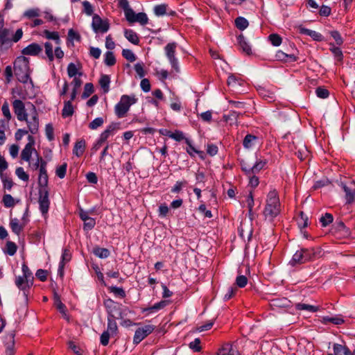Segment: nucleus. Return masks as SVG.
Here are the masks:
<instances>
[{
  "label": "nucleus",
  "instance_id": "nucleus-1",
  "mask_svg": "<svg viewBox=\"0 0 355 355\" xmlns=\"http://www.w3.org/2000/svg\"><path fill=\"white\" fill-rule=\"evenodd\" d=\"M322 249L320 247L311 248H301L293 254L290 263L295 266L306 262L313 261L322 256Z\"/></svg>",
  "mask_w": 355,
  "mask_h": 355
},
{
  "label": "nucleus",
  "instance_id": "nucleus-2",
  "mask_svg": "<svg viewBox=\"0 0 355 355\" xmlns=\"http://www.w3.org/2000/svg\"><path fill=\"white\" fill-rule=\"evenodd\" d=\"M280 213V202L276 190L270 191L267 196L266 205L263 210L266 220L272 222Z\"/></svg>",
  "mask_w": 355,
  "mask_h": 355
},
{
  "label": "nucleus",
  "instance_id": "nucleus-3",
  "mask_svg": "<svg viewBox=\"0 0 355 355\" xmlns=\"http://www.w3.org/2000/svg\"><path fill=\"white\" fill-rule=\"evenodd\" d=\"M22 276H18L15 278V285L23 292L26 299L28 298L29 291L33 285L34 277L28 266L24 263L21 266Z\"/></svg>",
  "mask_w": 355,
  "mask_h": 355
},
{
  "label": "nucleus",
  "instance_id": "nucleus-4",
  "mask_svg": "<svg viewBox=\"0 0 355 355\" xmlns=\"http://www.w3.org/2000/svg\"><path fill=\"white\" fill-rule=\"evenodd\" d=\"M29 59L25 56H19L14 62V73L20 83H26L30 78Z\"/></svg>",
  "mask_w": 355,
  "mask_h": 355
},
{
  "label": "nucleus",
  "instance_id": "nucleus-5",
  "mask_svg": "<svg viewBox=\"0 0 355 355\" xmlns=\"http://www.w3.org/2000/svg\"><path fill=\"white\" fill-rule=\"evenodd\" d=\"M137 98L135 95H122L119 102L114 107V112L118 118L124 117L132 105L136 103Z\"/></svg>",
  "mask_w": 355,
  "mask_h": 355
},
{
  "label": "nucleus",
  "instance_id": "nucleus-6",
  "mask_svg": "<svg viewBox=\"0 0 355 355\" xmlns=\"http://www.w3.org/2000/svg\"><path fill=\"white\" fill-rule=\"evenodd\" d=\"M178 43L171 42L168 43L164 47V52L166 58H168L172 69L176 72L179 73L180 69L178 58L175 57L176 49Z\"/></svg>",
  "mask_w": 355,
  "mask_h": 355
},
{
  "label": "nucleus",
  "instance_id": "nucleus-7",
  "mask_svg": "<svg viewBox=\"0 0 355 355\" xmlns=\"http://www.w3.org/2000/svg\"><path fill=\"white\" fill-rule=\"evenodd\" d=\"M103 305L107 313V318L116 317L115 314L119 315L118 318H123L120 303L114 301L111 298H107L103 300Z\"/></svg>",
  "mask_w": 355,
  "mask_h": 355
},
{
  "label": "nucleus",
  "instance_id": "nucleus-8",
  "mask_svg": "<svg viewBox=\"0 0 355 355\" xmlns=\"http://www.w3.org/2000/svg\"><path fill=\"white\" fill-rule=\"evenodd\" d=\"M38 193L40 210L42 215H44L47 214L50 205L49 189H39Z\"/></svg>",
  "mask_w": 355,
  "mask_h": 355
},
{
  "label": "nucleus",
  "instance_id": "nucleus-9",
  "mask_svg": "<svg viewBox=\"0 0 355 355\" xmlns=\"http://www.w3.org/2000/svg\"><path fill=\"white\" fill-rule=\"evenodd\" d=\"M92 27L95 33H106L110 28V24L107 20H103L97 14L92 17Z\"/></svg>",
  "mask_w": 355,
  "mask_h": 355
},
{
  "label": "nucleus",
  "instance_id": "nucleus-10",
  "mask_svg": "<svg viewBox=\"0 0 355 355\" xmlns=\"http://www.w3.org/2000/svg\"><path fill=\"white\" fill-rule=\"evenodd\" d=\"M154 329L155 327L150 324H147L143 327L138 328L135 332L133 337V344L138 345L145 338L150 335L154 331Z\"/></svg>",
  "mask_w": 355,
  "mask_h": 355
},
{
  "label": "nucleus",
  "instance_id": "nucleus-11",
  "mask_svg": "<svg viewBox=\"0 0 355 355\" xmlns=\"http://www.w3.org/2000/svg\"><path fill=\"white\" fill-rule=\"evenodd\" d=\"M13 110L17 118L20 121H27L28 114L26 112L25 105L22 101L16 99L12 103Z\"/></svg>",
  "mask_w": 355,
  "mask_h": 355
},
{
  "label": "nucleus",
  "instance_id": "nucleus-12",
  "mask_svg": "<svg viewBox=\"0 0 355 355\" xmlns=\"http://www.w3.org/2000/svg\"><path fill=\"white\" fill-rule=\"evenodd\" d=\"M28 142L26 144L24 148L22 150L21 153V159L29 162L31 158V155L35 148L33 146L35 144V139L33 136L28 135Z\"/></svg>",
  "mask_w": 355,
  "mask_h": 355
},
{
  "label": "nucleus",
  "instance_id": "nucleus-13",
  "mask_svg": "<svg viewBox=\"0 0 355 355\" xmlns=\"http://www.w3.org/2000/svg\"><path fill=\"white\" fill-rule=\"evenodd\" d=\"M333 351V354L329 353L327 355H355V349L351 351L347 345L338 343H334Z\"/></svg>",
  "mask_w": 355,
  "mask_h": 355
},
{
  "label": "nucleus",
  "instance_id": "nucleus-14",
  "mask_svg": "<svg viewBox=\"0 0 355 355\" xmlns=\"http://www.w3.org/2000/svg\"><path fill=\"white\" fill-rule=\"evenodd\" d=\"M42 51V47L37 43H31L22 49L21 53L25 55L37 56Z\"/></svg>",
  "mask_w": 355,
  "mask_h": 355
},
{
  "label": "nucleus",
  "instance_id": "nucleus-15",
  "mask_svg": "<svg viewBox=\"0 0 355 355\" xmlns=\"http://www.w3.org/2000/svg\"><path fill=\"white\" fill-rule=\"evenodd\" d=\"M32 106H33V109L34 110V114H33V116L32 117L31 121H28L27 119L26 123H27V125H28V131L31 132V134L35 135L38 131L39 119H38V115H37L35 107L33 105H32Z\"/></svg>",
  "mask_w": 355,
  "mask_h": 355
},
{
  "label": "nucleus",
  "instance_id": "nucleus-16",
  "mask_svg": "<svg viewBox=\"0 0 355 355\" xmlns=\"http://www.w3.org/2000/svg\"><path fill=\"white\" fill-rule=\"evenodd\" d=\"M53 300L57 309L60 311V313L66 320H69L67 307L65 304L62 302L60 296L55 291H54L53 292Z\"/></svg>",
  "mask_w": 355,
  "mask_h": 355
},
{
  "label": "nucleus",
  "instance_id": "nucleus-17",
  "mask_svg": "<svg viewBox=\"0 0 355 355\" xmlns=\"http://www.w3.org/2000/svg\"><path fill=\"white\" fill-rule=\"evenodd\" d=\"M26 225V222H21L20 223L17 218H10V227L12 232L17 236L20 235Z\"/></svg>",
  "mask_w": 355,
  "mask_h": 355
},
{
  "label": "nucleus",
  "instance_id": "nucleus-18",
  "mask_svg": "<svg viewBox=\"0 0 355 355\" xmlns=\"http://www.w3.org/2000/svg\"><path fill=\"white\" fill-rule=\"evenodd\" d=\"M298 29H299V33L300 34L310 36L315 41L321 42L324 39L323 36L320 33H318L315 31L308 29L302 26H300Z\"/></svg>",
  "mask_w": 355,
  "mask_h": 355
},
{
  "label": "nucleus",
  "instance_id": "nucleus-19",
  "mask_svg": "<svg viewBox=\"0 0 355 355\" xmlns=\"http://www.w3.org/2000/svg\"><path fill=\"white\" fill-rule=\"evenodd\" d=\"M15 334L14 331L8 334L6 336V339L8 340L5 343L6 346V355H14L15 353Z\"/></svg>",
  "mask_w": 355,
  "mask_h": 355
},
{
  "label": "nucleus",
  "instance_id": "nucleus-20",
  "mask_svg": "<svg viewBox=\"0 0 355 355\" xmlns=\"http://www.w3.org/2000/svg\"><path fill=\"white\" fill-rule=\"evenodd\" d=\"M275 58L277 60L284 62H292L297 60L298 58L294 54H288L279 50L276 53Z\"/></svg>",
  "mask_w": 355,
  "mask_h": 355
},
{
  "label": "nucleus",
  "instance_id": "nucleus-21",
  "mask_svg": "<svg viewBox=\"0 0 355 355\" xmlns=\"http://www.w3.org/2000/svg\"><path fill=\"white\" fill-rule=\"evenodd\" d=\"M259 137L252 134H247L243 140V146L246 149L253 148L259 142Z\"/></svg>",
  "mask_w": 355,
  "mask_h": 355
},
{
  "label": "nucleus",
  "instance_id": "nucleus-22",
  "mask_svg": "<svg viewBox=\"0 0 355 355\" xmlns=\"http://www.w3.org/2000/svg\"><path fill=\"white\" fill-rule=\"evenodd\" d=\"M86 148V142L84 139H80L74 144L73 148V154L76 156L80 157H81L83 153L85 151Z\"/></svg>",
  "mask_w": 355,
  "mask_h": 355
},
{
  "label": "nucleus",
  "instance_id": "nucleus-23",
  "mask_svg": "<svg viewBox=\"0 0 355 355\" xmlns=\"http://www.w3.org/2000/svg\"><path fill=\"white\" fill-rule=\"evenodd\" d=\"M259 94L265 100L272 102L275 100V95L273 92L266 89L265 87H259L257 89Z\"/></svg>",
  "mask_w": 355,
  "mask_h": 355
},
{
  "label": "nucleus",
  "instance_id": "nucleus-24",
  "mask_svg": "<svg viewBox=\"0 0 355 355\" xmlns=\"http://www.w3.org/2000/svg\"><path fill=\"white\" fill-rule=\"evenodd\" d=\"M238 43L242 49L243 52L245 54L250 55L252 54V49L250 46L248 44V42L245 41V37L243 34H240L237 37Z\"/></svg>",
  "mask_w": 355,
  "mask_h": 355
},
{
  "label": "nucleus",
  "instance_id": "nucleus-25",
  "mask_svg": "<svg viewBox=\"0 0 355 355\" xmlns=\"http://www.w3.org/2000/svg\"><path fill=\"white\" fill-rule=\"evenodd\" d=\"M124 36L132 44L135 45H138L139 44V36L133 30L125 29Z\"/></svg>",
  "mask_w": 355,
  "mask_h": 355
},
{
  "label": "nucleus",
  "instance_id": "nucleus-26",
  "mask_svg": "<svg viewBox=\"0 0 355 355\" xmlns=\"http://www.w3.org/2000/svg\"><path fill=\"white\" fill-rule=\"evenodd\" d=\"M342 187L345 193V200L347 204H352L355 201V189H349L346 184H342Z\"/></svg>",
  "mask_w": 355,
  "mask_h": 355
},
{
  "label": "nucleus",
  "instance_id": "nucleus-27",
  "mask_svg": "<svg viewBox=\"0 0 355 355\" xmlns=\"http://www.w3.org/2000/svg\"><path fill=\"white\" fill-rule=\"evenodd\" d=\"M117 317L107 318V329L112 336H116L118 334V326L116 322Z\"/></svg>",
  "mask_w": 355,
  "mask_h": 355
},
{
  "label": "nucleus",
  "instance_id": "nucleus-28",
  "mask_svg": "<svg viewBox=\"0 0 355 355\" xmlns=\"http://www.w3.org/2000/svg\"><path fill=\"white\" fill-rule=\"evenodd\" d=\"M295 308L297 311H307L309 312L315 313L320 310V306H313L304 303H297L295 305Z\"/></svg>",
  "mask_w": 355,
  "mask_h": 355
},
{
  "label": "nucleus",
  "instance_id": "nucleus-29",
  "mask_svg": "<svg viewBox=\"0 0 355 355\" xmlns=\"http://www.w3.org/2000/svg\"><path fill=\"white\" fill-rule=\"evenodd\" d=\"M74 113L73 106L71 101H64V107L62 111L63 118L71 116Z\"/></svg>",
  "mask_w": 355,
  "mask_h": 355
},
{
  "label": "nucleus",
  "instance_id": "nucleus-30",
  "mask_svg": "<svg viewBox=\"0 0 355 355\" xmlns=\"http://www.w3.org/2000/svg\"><path fill=\"white\" fill-rule=\"evenodd\" d=\"M10 31L8 28H4L0 31V45L4 46L6 45L10 46L11 40L9 39Z\"/></svg>",
  "mask_w": 355,
  "mask_h": 355
},
{
  "label": "nucleus",
  "instance_id": "nucleus-31",
  "mask_svg": "<svg viewBox=\"0 0 355 355\" xmlns=\"http://www.w3.org/2000/svg\"><path fill=\"white\" fill-rule=\"evenodd\" d=\"M0 178L3 183V189L8 191L11 190L14 185L12 180L9 178L6 173H3V172L0 173Z\"/></svg>",
  "mask_w": 355,
  "mask_h": 355
},
{
  "label": "nucleus",
  "instance_id": "nucleus-32",
  "mask_svg": "<svg viewBox=\"0 0 355 355\" xmlns=\"http://www.w3.org/2000/svg\"><path fill=\"white\" fill-rule=\"evenodd\" d=\"M321 322L324 324H327V323L331 322L336 325H340V324H343L345 320H343V318H340V317L324 316V317L322 318Z\"/></svg>",
  "mask_w": 355,
  "mask_h": 355
},
{
  "label": "nucleus",
  "instance_id": "nucleus-33",
  "mask_svg": "<svg viewBox=\"0 0 355 355\" xmlns=\"http://www.w3.org/2000/svg\"><path fill=\"white\" fill-rule=\"evenodd\" d=\"M99 85L104 93H107L110 90V78L108 75H102L99 80Z\"/></svg>",
  "mask_w": 355,
  "mask_h": 355
},
{
  "label": "nucleus",
  "instance_id": "nucleus-34",
  "mask_svg": "<svg viewBox=\"0 0 355 355\" xmlns=\"http://www.w3.org/2000/svg\"><path fill=\"white\" fill-rule=\"evenodd\" d=\"M93 253L96 257L101 259H105L110 255V252L108 249L105 248L95 247L93 249Z\"/></svg>",
  "mask_w": 355,
  "mask_h": 355
},
{
  "label": "nucleus",
  "instance_id": "nucleus-35",
  "mask_svg": "<svg viewBox=\"0 0 355 355\" xmlns=\"http://www.w3.org/2000/svg\"><path fill=\"white\" fill-rule=\"evenodd\" d=\"M330 45L332 46L330 48V51L333 53L335 60L338 62H342L344 57L342 50L339 47L335 46L334 44L331 43Z\"/></svg>",
  "mask_w": 355,
  "mask_h": 355
},
{
  "label": "nucleus",
  "instance_id": "nucleus-36",
  "mask_svg": "<svg viewBox=\"0 0 355 355\" xmlns=\"http://www.w3.org/2000/svg\"><path fill=\"white\" fill-rule=\"evenodd\" d=\"M166 133L165 135L169 137L170 138L173 139L176 141H180L182 140H184L187 139L182 131L180 130H175V132L168 131L166 130Z\"/></svg>",
  "mask_w": 355,
  "mask_h": 355
},
{
  "label": "nucleus",
  "instance_id": "nucleus-37",
  "mask_svg": "<svg viewBox=\"0 0 355 355\" xmlns=\"http://www.w3.org/2000/svg\"><path fill=\"white\" fill-rule=\"evenodd\" d=\"M266 164L267 161L266 159L256 161L254 164L252 166H251L250 175L259 173L261 170H262L264 168Z\"/></svg>",
  "mask_w": 355,
  "mask_h": 355
},
{
  "label": "nucleus",
  "instance_id": "nucleus-38",
  "mask_svg": "<svg viewBox=\"0 0 355 355\" xmlns=\"http://www.w3.org/2000/svg\"><path fill=\"white\" fill-rule=\"evenodd\" d=\"M73 40L80 42L81 36L78 32L75 31L73 28H71L68 31L67 44L69 45V43H71L73 46Z\"/></svg>",
  "mask_w": 355,
  "mask_h": 355
},
{
  "label": "nucleus",
  "instance_id": "nucleus-39",
  "mask_svg": "<svg viewBox=\"0 0 355 355\" xmlns=\"http://www.w3.org/2000/svg\"><path fill=\"white\" fill-rule=\"evenodd\" d=\"M235 26L240 31H243L249 25L248 21L243 17H238L235 19Z\"/></svg>",
  "mask_w": 355,
  "mask_h": 355
},
{
  "label": "nucleus",
  "instance_id": "nucleus-40",
  "mask_svg": "<svg viewBox=\"0 0 355 355\" xmlns=\"http://www.w3.org/2000/svg\"><path fill=\"white\" fill-rule=\"evenodd\" d=\"M300 218L297 219V223L299 228L302 230V229L306 227L309 225L308 223V216L304 214L303 211L300 212Z\"/></svg>",
  "mask_w": 355,
  "mask_h": 355
},
{
  "label": "nucleus",
  "instance_id": "nucleus-41",
  "mask_svg": "<svg viewBox=\"0 0 355 355\" xmlns=\"http://www.w3.org/2000/svg\"><path fill=\"white\" fill-rule=\"evenodd\" d=\"M17 250V245L15 243L8 241L6 244V249L4 252L8 254L10 256H13Z\"/></svg>",
  "mask_w": 355,
  "mask_h": 355
},
{
  "label": "nucleus",
  "instance_id": "nucleus-42",
  "mask_svg": "<svg viewBox=\"0 0 355 355\" xmlns=\"http://www.w3.org/2000/svg\"><path fill=\"white\" fill-rule=\"evenodd\" d=\"M116 58L112 51H108L105 53V64L108 67L114 66L116 64Z\"/></svg>",
  "mask_w": 355,
  "mask_h": 355
},
{
  "label": "nucleus",
  "instance_id": "nucleus-43",
  "mask_svg": "<svg viewBox=\"0 0 355 355\" xmlns=\"http://www.w3.org/2000/svg\"><path fill=\"white\" fill-rule=\"evenodd\" d=\"M240 115V113L231 110L228 114H225L223 116L224 120L226 122H230L231 124L234 123H236L237 119Z\"/></svg>",
  "mask_w": 355,
  "mask_h": 355
},
{
  "label": "nucleus",
  "instance_id": "nucleus-44",
  "mask_svg": "<svg viewBox=\"0 0 355 355\" xmlns=\"http://www.w3.org/2000/svg\"><path fill=\"white\" fill-rule=\"evenodd\" d=\"M43 35L49 39V40H53L55 41L56 44H60V36L58 32L56 31H49V30H44L43 31Z\"/></svg>",
  "mask_w": 355,
  "mask_h": 355
},
{
  "label": "nucleus",
  "instance_id": "nucleus-45",
  "mask_svg": "<svg viewBox=\"0 0 355 355\" xmlns=\"http://www.w3.org/2000/svg\"><path fill=\"white\" fill-rule=\"evenodd\" d=\"M94 92V85L92 83H87L85 85L84 91L82 94V98L85 99L90 96Z\"/></svg>",
  "mask_w": 355,
  "mask_h": 355
},
{
  "label": "nucleus",
  "instance_id": "nucleus-46",
  "mask_svg": "<svg viewBox=\"0 0 355 355\" xmlns=\"http://www.w3.org/2000/svg\"><path fill=\"white\" fill-rule=\"evenodd\" d=\"M108 290L110 293L121 298H124L126 296L125 291L122 287L112 286L108 288Z\"/></svg>",
  "mask_w": 355,
  "mask_h": 355
},
{
  "label": "nucleus",
  "instance_id": "nucleus-47",
  "mask_svg": "<svg viewBox=\"0 0 355 355\" xmlns=\"http://www.w3.org/2000/svg\"><path fill=\"white\" fill-rule=\"evenodd\" d=\"M247 203H248V215L251 220L253 219V211L252 209L254 207V198L252 192H250L249 195L247 197Z\"/></svg>",
  "mask_w": 355,
  "mask_h": 355
},
{
  "label": "nucleus",
  "instance_id": "nucleus-48",
  "mask_svg": "<svg viewBox=\"0 0 355 355\" xmlns=\"http://www.w3.org/2000/svg\"><path fill=\"white\" fill-rule=\"evenodd\" d=\"M67 73L70 78L76 77V76L77 74H78L79 76H82V74H83L81 72H78V70L76 64L73 62H71L68 64Z\"/></svg>",
  "mask_w": 355,
  "mask_h": 355
},
{
  "label": "nucleus",
  "instance_id": "nucleus-49",
  "mask_svg": "<svg viewBox=\"0 0 355 355\" xmlns=\"http://www.w3.org/2000/svg\"><path fill=\"white\" fill-rule=\"evenodd\" d=\"M67 162H64L61 165L58 166L55 170L56 175L60 179L64 178L67 173Z\"/></svg>",
  "mask_w": 355,
  "mask_h": 355
},
{
  "label": "nucleus",
  "instance_id": "nucleus-50",
  "mask_svg": "<svg viewBox=\"0 0 355 355\" xmlns=\"http://www.w3.org/2000/svg\"><path fill=\"white\" fill-rule=\"evenodd\" d=\"M108 137H107L105 135V133L102 132L100 135V137L98 139V140L96 141V142L94 144V145L92 148V150L94 151H97L102 146V145L106 141V140L107 139Z\"/></svg>",
  "mask_w": 355,
  "mask_h": 355
},
{
  "label": "nucleus",
  "instance_id": "nucleus-51",
  "mask_svg": "<svg viewBox=\"0 0 355 355\" xmlns=\"http://www.w3.org/2000/svg\"><path fill=\"white\" fill-rule=\"evenodd\" d=\"M2 202L3 203L4 207L7 208L15 206V200L10 194H4L2 198Z\"/></svg>",
  "mask_w": 355,
  "mask_h": 355
},
{
  "label": "nucleus",
  "instance_id": "nucleus-52",
  "mask_svg": "<svg viewBox=\"0 0 355 355\" xmlns=\"http://www.w3.org/2000/svg\"><path fill=\"white\" fill-rule=\"evenodd\" d=\"M334 220V217L331 214L326 213L324 215L322 216L320 218V222L322 224V227H327L329 224H331Z\"/></svg>",
  "mask_w": 355,
  "mask_h": 355
},
{
  "label": "nucleus",
  "instance_id": "nucleus-53",
  "mask_svg": "<svg viewBox=\"0 0 355 355\" xmlns=\"http://www.w3.org/2000/svg\"><path fill=\"white\" fill-rule=\"evenodd\" d=\"M135 22H138L142 26L146 25L148 22L147 15L145 12L137 13L134 20V23Z\"/></svg>",
  "mask_w": 355,
  "mask_h": 355
},
{
  "label": "nucleus",
  "instance_id": "nucleus-54",
  "mask_svg": "<svg viewBox=\"0 0 355 355\" xmlns=\"http://www.w3.org/2000/svg\"><path fill=\"white\" fill-rule=\"evenodd\" d=\"M45 53L50 62L53 61L54 54L53 51V45L51 43L46 42L44 44Z\"/></svg>",
  "mask_w": 355,
  "mask_h": 355
},
{
  "label": "nucleus",
  "instance_id": "nucleus-55",
  "mask_svg": "<svg viewBox=\"0 0 355 355\" xmlns=\"http://www.w3.org/2000/svg\"><path fill=\"white\" fill-rule=\"evenodd\" d=\"M270 43L275 46H279L282 42L281 36L277 33H272L268 36Z\"/></svg>",
  "mask_w": 355,
  "mask_h": 355
},
{
  "label": "nucleus",
  "instance_id": "nucleus-56",
  "mask_svg": "<svg viewBox=\"0 0 355 355\" xmlns=\"http://www.w3.org/2000/svg\"><path fill=\"white\" fill-rule=\"evenodd\" d=\"M168 6L165 3L157 5L154 7V12L157 16H163L166 14Z\"/></svg>",
  "mask_w": 355,
  "mask_h": 355
},
{
  "label": "nucleus",
  "instance_id": "nucleus-57",
  "mask_svg": "<svg viewBox=\"0 0 355 355\" xmlns=\"http://www.w3.org/2000/svg\"><path fill=\"white\" fill-rule=\"evenodd\" d=\"M187 184V180L177 181L175 184L172 187L171 192L173 193H179L184 187Z\"/></svg>",
  "mask_w": 355,
  "mask_h": 355
},
{
  "label": "nucleus",
  "instance_id": "nucleus-58",
  "mask_svg": "<svg viewBox=\"0 0 355 355\" xmlns=\"http://www.w3.org/2000/svg\"><path fill=\"white\" fill-rule=\"evenodd\" d=\"M248 279L246 276L239 275L236 277L235 284L239 288H244L248 284Z\"/></svg>",
  "mask_w": 355,
  "mask_h": 355
},
{
  "label": "nucleus",
  "instance_id": "nucleus-59",
  "mask_svg": "<svg viewBox=\"0 0 355 355\" xmlns=\"http://www.w3.org/2000/svg\"><path fill=\"white\" fill-rule=\"evenodd\" d=\"M329 34L335 40V42L338 46H341L343 44V39L338 31H331Z\"/></svg>",
  "mask_w": 355,
  "mask_h": 355
},
{
  "label": "nucleus",
  "instance_id": "nucleus-60",
  "mask_svg": "<svg viewBox=\"0 0 355 355\" xmlns=\"http://www.w3.org/2000/svg\"><path fill=\"white\" fill-rule=\"evenodd\" d=\"M122 55L125 59L131 62H135L137 58L134 53L130 49H123Z\"/></svg>",
  "mask_w": 355,
  "mask_h": 355
},
{
  "label": "nucleus",
  "instance_id": "nucleus-61",
  "mask_svg": "<svg viewBox=\"0 0 355 355\" xmlns=\"http://www.w3.org/2000/svg\"><path fill=\"white\" fill-rule=\"evenodd\" d=\"M201 340L199 338H195L193 341L189 343V347L195 352H199L201 351L202 347L200 346Z\"/></svg>",
  "mask_w": 355,
  "mask_h": 355
},
{
  "label": "nucleus",
  "instance_id": "nucleus-62",
  "mask_svg": "<svg viewBox=\"0 0 355 355\" xmlns=\"http://www.w3.org/2000/svg\"><path fill=\"white\" fill-rule=\"evenodd\" d=\"M1 111L7 121H9L11 119L12 116L10 112L9 104L6 101H4L1 107Z\"/></svg>",
  "mask_w": 355,
  "mask_h": 355
},
{
  "label": "nucleus",
  "instance_id": "nucleus-63",
  "mask_svg": "<svg viewBox=\"0 0 355 355\" xmlns=\"http://www.w3.org/2000/svg\"><path fill=\"white\" fill-rule=\"evenodd\" d=\"M104 120L102 117H98L94 119L89 124V128L91 130H96L103 124Z\"/></svg>",
  "mask_w": 355,
  "mask_h": 355
},
{
  "label": "nucleus",
  "instance_id": "nucleus-64",
  "mask_svg": "<svg viewBox=\"0 0 355 355\" xmlns=\"http://www.w3.org/2000/svg\"><path fill=\"white\" fill-rule=\"evenodd\" d=\"M315 94L320 98H326L329 95V92L324 87H318L315 89Z\"/></svg>",
  "mask_w": 355,
  "mask_h": 355
}]
</instances>
